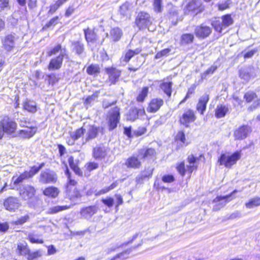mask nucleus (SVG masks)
<instances>
[{
    "instance_id": "obj_22",
    "label": "nucleus",
    "mask_w": 260,
    "mask_h": 260,
    "mask_svg": "<svg viewBox=\"0 0 260 260\" xmlns=\"http://www.w3.org/2000/svg\"><path fill=\"white\" fill-rule=\"evenodd\" d=\"M37 128L34 126H26L24 129L20 130L19 134L20 137L28 139L32 137L36 133Z\"/></svg>"
},
{
    "instance_id": "obj_45",
    "label": "nucleus",
    "mask_w": 260,
    "mask_h": 260,
    "mask_svg": "<svg viewBox=\"0 0 260 260\" xmlns=\"http://www.w3.org/2000/svg\"><path fill=\"white\" fill-rule=\"evenodd\" d=\"M29 178H30V175H28L27 171H25L23 173L20 175V176L16 178L15 179H14L15 177H14L13 179L14 180V183L15 184H17L22 182L24 180Z\"/></svg>"
},
{
    "instance_id": "obj_18",
    "label": "nucleus",
    "mask_w": 260,
    "mask_h": 260,
    "mask_svg": "<svg viewBox=\"0 0 260 260\" xmlns=\"http://www.w3.org/2000/svg\"><path fill=\"white\" fill-rule=\"evenodd\" d=\"M250 132V127L248 125H243L235 131L234 137L236 139L242 140L246 138Z\"/></svg>"
},
{
    "instance_id": "obj_25",
    "label": "nucleus",
    "mask_w": 260,
    "mask_h": 260,
    "mask_svg": "<svg viewBox=\"0 0 260 260\" xmlns=\"http://www.w3.org/2000/svg\"><path fill=\"white\" fill-rule=\"evenodd\" d=\"M106 72L109 75V79L111 82L114 84L120 76V72L115 68H106Z\"/></svg>"
},
{
    "instance_id": "obj_57",
    "label": "nucleus",
    "mask_w": 260,
    "mask_h": 260,
    "mask_svg": "<svg viewBox=\"0 0 260 260\" xmlns=\"http://www.w3.org/2000/svg\"><path fill=\"white\" fill-rule=\"evenodd\" d=\"M256 97V95L253 92H247L244 95V99H245L246 101L248 102H251L253 100H254Z\"/></svg>"
},
{
    "instance_id": "obj_32",
    "label": "nucleus",
    "mask_w": 260,
    "mask_h": 260,
    "mask_svg": "<svg viewBox=\"0 0 260 260\" xmlns=\"http://www.w3.org/2000/svg\"><path fill=\"white\" fill-rule=\"evenodd\" d=\"M64 50L66 56H68L67 50L66 47H62L60 44H57L56 46L54 47L50 51L47 52L48 55L50 56L52 55H55L58 52H60L59 54H61L63 51Z\"/></svg>"
},
{
    "instance_id": "obj_49",
    "label": "nucleus",
    "mask_w": 260,
    "mask_h": 260,
    "mask_svg": "<svg viewBox=\"0 0 260 260\" xmlns=\"http://www.w3.org/2000/svg\"><path fill=\"white\" fill-rule=\"evenodd\" d=\"M68 208H69V207L67 206H56L50 208L49 212L51 214H54Z\"/></svg>"
},
{
    "instance_id": "obj_62",
    "label": "nucleus",
    "mask_w": 260,
    "mask_h": 260,
    "mask_svg": "<svg viewBox=\"0 0 260 260\" xmlns=\"http://www.w3.org/2000/svg\"><path fill=\"white\" fill-rule=\"evenodd\" d=\"M169 14L172 17H177L179 14V9L176 7H172L169 10Z\"/></svg>"
},
{
    "instance_id": "obj_55",
    "label": "nucleus",
    "mask_w": 260,
    "mask_h": 260,
    "mask_svg": "<svg viewBox=\"0 0 260 260\" xmlns=\"http://www.w3.org/2000/svg\"><path fill=\"white\" fill-rule=\"evenodd\" d=\"M176 169L181 176H184L186 172L184 162L183 161L180 164H177L176 166Z\"/></svg>"
},
{
    "instance_id": "obj_2",
    "label": "nucleus",
    "mask_w": 260,
    "mask_h": 260,
    "mask_svg": "<svg viewBox=\"0 0 260 260\" xmlns=\"http://www.w3.org/2000/svg\"><path fill=\"white\" fill-rule=\"evenodd\" d=\"M241 153L240 151H236L231 155L222 154L218 159L220 165H224L227 168H231L240 159Z\"/></svg>"
},
{
    "instance_id": "obj_47",
    "label": "nucleus",
    "mask_w": 260,
    "mask_h": 260,
    "mask_svg": "<svg viewBox=\"0 0 260 260\" xmlns=\"http://www.w3.org/2000/svg\"><path fill=\"white\" fill-rule=\"evenodd\" d=\"M152 172L153 169H150L147 172H142L141 174L136 178V181L138 182H139L146 178L151 177L152 174Z\"/></svg>"
},
{
    "instance_id": "obj_5",
    "label": "nucleus",
    "mask_w": 260,
    "mask_h": 260,
    "mask_svg": "<svg viewBox=\"0 0 260 260\" xmlns=\"http://www.w3.org/2000/svg\"><path fill=\"white\" fill-rule=\"evenodd\" d=\"M120 119L119 109L115 107L112 109L109 114V129L112 131L117 127Z\"/></svg>"
},
{
    "instance_id": "obj_61",
    "label": "nucleus",
    "mask_w": 260,
    "mask_h": 260,
    "mask_svg": "<svg viewBox=\"0 0 260 260\" xmlns=\"http://www.w3.org/2000/svg\"><path fill=\"white\" fill-rule=\"evenodd\" d=\"M98 164L94 162H89L86 165V167L87 170L89 171H91L94 169H96L98 168Z\"/></svg>"
},
{
    "instance_id": "obj_46",
    "label": "nucleus",
    "mask_w": 260,
    "mask_h": 260,
    "mask_svg": "<svg viewBox=\"0 0 260 260\" xmlns=\"http://www.w3.org/2000/svg\"><path fill=\"white\" fill-rule=\"evenodd\" d=\"M23 108L30 112H35L37 111L36 104L33 102H26L24 104Z\"/></svg>"
},
{
    "instance_id": "obj_26",
    "label": "nucleus",
    "mask_w": 260,
    "mask_h": 260,
    "mask_svg": "<svg viewBox=\"0 0 260 260\" xmlns=\"http://www.w3.org/2000/svg\"><path fill=\"white\" fill-rule=\"evenodd\" d=\"M139 236V234L137 233L135 234L132 237V239L128 241L127 242L123 243L121 244H115L114 245H113L111 247L108 248L106 250V252L108 254L111 253L112 252H114L117 250V249L120 248V247H123L124 246H126L128 245L129 244H131L133 242L134 240H135Z\"/></svg>"
},
{
    "instance_id": "obj_1",
    "label": "nucleus",
    "mask_w": 260,
    "mask_h": 260,
    "mask_svg": "<svg viewBox=\"0 0 260 260\" xmlns=\"http://www.w3.org/2000/svg\"><path fill=\"white\" fill-rule=\"evenodd\" d=\"M16 128L17 123L8 117H5L0 121V139L3 137L4 133L12 134Z\"/></svg>"
},
{
    "instance_id": "obj_7",
    "label": "nucleus",
    "mask_w": 260,
    "mask_h": 260,
    "mask_svg": "<svg viewBox=\"0 0 260 260\" xmlns=\"http://www.w3.org/2000/svg\"><path fill=\"white\" fill-rule=\"evenodd\" d=\"M57 180L56 174L51 170H47L42 172L40 175V182L44 184L55 183Z\"/></svg>"
},
{
    "instance_id": "obj_48",
    "label": "nucleus",
    "mask_w": 260,
    "mask_h": 260,
    "mask_svg": "<svg viewBox=\"0 0 260 260\" xmlns=\"http://www.w3.org/2000/svg\"><path fill=\"white\" fill-rule=\"evenodd\" d=\"M87 72L89 75H95L100 72V68L97 65L91 64L87 68Z\"/></svg>"
},
{
    "instance_id": "obj_17",
    "label": "nucleus",
    "mask_w": 260,
    "mask_h": 260,
    "mask_svg": "<svg viewBox=\"0 0 260 260\" xmlns=\"http://www.w3.org/2000/svg\"><path fill=\"white\" fill-rule=\"evenodd\" d=\"M6 209L10 211H14L20 206L19 200L16 198H9L4 202Z\"/></svg>"
},
{
    "instance_id": "obj_53",
    "label": "nucleus",
    "mask_w": 260,
    "mask_h": 260,
    "mask_svg": "<svg viewBox=\"0 0 260 260\" xmlns=\"http://www.w3.org/2000/svg\"><path fill=\"white\" fill-rule=\"evenodd\" d=\"M217 66H212L208 69L205 72L202 74V78H205L207 75L212 74L217 70Z\"/></svg>"
},
{
    "instance_id": "obj_6",
    "label": "nucleus",
    "mask_w": 260,
    "mask_h": 260,
    "mask_svg": "<svg viewBox=\"0 0 260 260\" xmlns=\"http://www.w3.org/2000/svg\"><path fill=\"white\" fill-rule=\"evenodd\" d=\"M100 132L99 127L93 125L85 126V136L83 137V143L96 138Z\"/></svg>"
},
{
    "instance_id": "obj_37",
    "label": "nucleus",
    "mask_w": 260,
    "mask_h": 260,
    "mask_svg": "<svg viewBox=\"0 0 260 260\" xmlns=\"http://www.w3.org/2000/svg\"><path fill=\"white\" fill-rule=\"evenodd\" d=\"M141 51V49L136 48L135 50H129L125 54L123 60L128 62L135 55L138 54Z\"/></svg>"
},
{
    "instance_id": "obj_15",
    "label": "nucleus",
    "mask_w": 260,
    "mask_h": 260,
    "mask_svg": "<svg viewBox=\"0 0 260 260\" xmlns=\"http://www.w3.org/2000/svg\"><path fill=\"white\" fill-rule=\"evenodd\" d=\"M134 5L132 3L125 2L119 8L120 14L124 17H130L133 13Z\"/></svg>"
},
{
    "instance_id": "obj_9",
    "label": "nucleus",
    "mask_w": 260,
    "mask_h": 260,
    "mask_svg": "<svg viewBox=\"0 0 260 260\" xmlns=\"http://www.w3.org/2000/svg\"><path fill=\"white\" fill-rule=\"evenodd\" d=\"M204 9L200 0H191L185 7V13L194 12L196 14L202 12Z\"/></svg>"
},
{
    "instance_id": "obj_64",
    "label": "nucleus",
    "mask_w": 260,
    "mask_h": 260,
    "mask_svg": "<svg viewBox=\"0 0 260 260\" xmlns=\"http://www.w3.org/2000/svg\"><path fill=\"white\" fill-rule=\"evenodd\" d=\"M176 139L177 140H180L183 143H185V135L183 132H178L176 136Z\"/></svg>"
},
{
    "instance_id": "obj_59",
    "label": "nucleus",
    "mask_w": 260,
    "mask_h": 260,
    "mask_svg": "<svg viewBox=\"0 0 260 260\" xmlns=\"http://www.w3.org/2000/svg\"><path fill=\"white\" fill-rule=\"evenodd\" d=\"M59 18L58 16H56L52 18L46 24V27H49L51 26H54L57 24Z\"/></svg>"
},
{
    "instance_id": "obj_33",
    "label": "nucleus",
    "mask_w": 260,
    "mask_h": 260,
    "mask_svg": "<svg viewBox=\"0 0 260 260\" xmlns=\"http://www.w3.org/2000/svg\"><path fill=\"white\" fill-rule=\"evenodd\" d=\"M59 193V190L57 188L50 186L47 187L44 191L43 194L46 196L51 198L56 197Z\"/></svg>"
},
{
    "instance_id": "obj_60",
    "label": "nucleus",
    "mask_w": 260,
    "mask_h": 260,
    "mask_svg": "<svg viewBox=\"0 0 260 260\" xmlns=\"http://www.w3.org/2000/svg\"><path fill=\"white\" fill-rule=\"evenodd\" d=\"M174 180L175 178L172 175H165L162 178V181L165 183H171Z\"/></svg>"
},
{
    "instance_id": "obj_43",
    "label": "nucleus",
    "mask_w": 260,
    "mask_h": 260,
    "mask_svg": "<svg viewBox=\"0 0 260 260\" xmlns=\"http://www.w3.org/2000/svg\"><path fill=\"white\" fill-rule=\"evenodd\" d=\"M153 7L155 12H162L163 10L162 0H153Z\"/></svg>"
},
{
    "instance_id": "obj_27",
    "label": "nucleus",
    "mask_w": 260,
    "mask_h": 260,
    "mask_svg": "<svg viewBox=\"0 0 260 260\" xmlns=\"http://www.w3.org/2000/svg\"><path fill=\"white\" fill-rule=\"evenodd\" d=\"M173 83L170 81H163L159 85L160 89L170 99L172 95Z\"/></svg>"
},
{
    "instance_id": "obj_63",
    "label": "nucleus",
    "mask_w": 260,
    "mask_h": 260,
    "mask_svg": "<svg viewBox=\"0 0 260 260\" xmlns=\"http://www.w3.org/2000/svg\"><path fill=\"white\" fill-rule=\"evenodd\" d=\"M29 217L28 215H26L24 216L21 217L19 219H18L17 221H16L15 223L16 224H22L26 222L28 220Z\"/></svg>"
},
{
    "instance_id": "obj_41",
    "label": "nucleus",
    "mask_w": 260,
    "mask_h": 260,
    "mask_svg": "<svg viewBox=\"0 0 260 260\" xmlns=\"http://www.w3.org/2000/svg\"><path fill=\"white\" fill-rule=\"evenodd\" d=\"M260 206V198H254L249 200L248 202L245 204V206L248 209L253 208Z\"/></svg>"
},
{
    "instance_id": "obj_20",
    "label": "nucleus",
    "mask_w": 260,
    "mask_h": 260,
    "mask_svg": "<svg viewBox=\"0 0 260 260\" xmlns=\"http://www.w3.org/2000/svg\"><path fill=\"white\" fill-rule=\"evenodd\" d=\"M209 100V96L207 94H204L199 99V102L197 105V110L202 115L204 114V112L206 109V105Z\"/></svg>"
},
{
    "instance_id": "obj_23",
    "label": "nucleus",
    "mask_w": 260,
    "mask_h": 260,
    "mask_svg": "<svg viewBox=\"0 0 260 260\" xmlns=\"http://www.w3.org/2000/svg\"><path fill=\"white\" fill-rule=\"evenodd\" d=\"M144 114L145 110L143 108L138 109L135 108L129 110L127 116V119L134 121L138 119L139 116H142Z\"/></svg>"
},
{
    "instance_id": "obj_51",
    "label": "nucleus",
    "mask_w": 260,
    "mask_h": 260,
    "mask_svg": "<svg viewBox=\"0 0 260 260\" xmlns=\"http://www.w3.org/2000/svg\"><path fill=\"white\" fill-rule=\"evenodd\" d=\"M42 255V251L38 250L35 252H30L29 251L27 254V259L28 260H32L34 259L41 257Z\"/></svg>"
},
{
    "instance_id": "obj_58",
    "label": "nucleus",
    "mask_w": 260,
    "mask_h": 260,
    "mask_svg": "<svg viewBox=\"0 0 260 260\" xmlns=\"http://www.w3.org/2000/svg\"><path fill=\"white\" fill-rule=\"evenodd\" d=\"M171 49L169 48H166L165 49L160 52H158L157 53V54L155 55V58L158 59L161 58L162 56H167L169 54V53L170 52Z\"/></svg>"
},
{
    "instance_id": "obj_30",
    "label": "nucleus",
    "mask_w": 260,
    "mask_h": 260,
    "mask_svg": "<svg viewBox=\"0 0 260 260\" xmlns=\"http://www.w3.org/2000/svg\"><path fill=\"white\" fill-rule=\"evenodd\" d=\"M73 51L78 55H81L84 50V44L80 41H73L72 43Z\"/></svg>"
},
{
    "instance_id": "obj_28",
    "label": "nucleus",
    "mask_w": 260,
    "mask_h": 260,
    "mask_svg": "<svg viewBox=\"0 0 260 260\" xmlns=\"http://www.w3.org/2000/svg\"><path fill=\"white\" fill-rule=\"evenodd\" d=\"M85 125H84L83 126L76 129L75 131L71 132L70 133V137L72 138V139L73 140V142H68L69 144L70 145H73L74 144V141L76 140H77L80 138H81L82 136H83V135L85 134Z\"/></svg>"
},
{
    "instance_id": "obj_19",
    "label": "nucleus",
    "mask_w": 260,
    "mask_h": 260,
    "mask_svg": "<svg viewBox=\"0 0 260 260\" xmlns=\"http://www.w3.org/2000/svg\"><path fill=\"white\" fill-rule=\"evenodd\" d=\"M138 154L133 155L128 157L125 162V165L128 168H133L134 169H139L141 166V162L139 159Z\"/></svg>"
},
{
    "instance_id": "obj_12",
    "label": "nucleus",
    "mask_w": 260,
    "mask_h": 260,
    "mask_svg": "<svg viewBox=\"0 0 260 260\" xmlns=\"http://www.w3.org/2000/svg\"><path fill=\"white\" fill-rule=\"evenodd\" d=\"M67 57L66 56L64 50L61 54H59L50 60L48 67V70L50 71L59 70L61 67L63 58Z\"/></svg>"
},
{
    "instance_id": "obj_16",
    "label": "nucleus",
    "mask_w": 260,
    "mask_h": 260,
    "mask_svg": "<svg viewBox=\"0 0 260 260\" xmlns=\"http://www.w3.org/2000/svg\"><path fill=\"white\" fill-rule=\"evenodd\" d=\"M164 105V100L160 98L152 99L148 105L147 110L149 113H155Z\"/></svg>"
},
{
    "instance_id": "obj_8",
    "label": "nucleus",
    "mask_w": 260,
    "mask_h": 260,
    "mask_svg": "<svg viewBox=\"0 0 260 260\" xmlns=\"http://www.w3.org/2000/svg\"><path fill=\"white\" fill-rule=\"evenodd\" d=\"M36 192L35 188L29 185L23 186L19 190V194L22 199L27 201L34 197Z\"/></svg>"
},
{
    "instance_id": "obj_11",
    "label": "nucleus",
    "mask_w": 260,
    "mask_h": 260,
    "mask_svg": "<svg viewBox=\"0 0 260 260\" xmlns=\"http://www.w3.org/2000/svg\"><path fill=\"white\" fill-rule=\"evenodd\" d=\"M212 32V28L204 24L198 25L194 29V34L197 37L205 39L208 37Z\"/></svg>"
},
{
    "instance_id": "obj_14",
    "label": "nucleus",
    "mask_w": 260,
    "mask_h": 260,
    "mask_svg": "<svg viewBox=\"0 0 260 260\" xmlns=\"http://www.w3.org/2000/svg\"><path fill=\"white\" fill-rule=\"evenodd\" d=\"M16 38L12 35L6 36L3 40V46L8 52L11 51L16 45Z\"/></svg>"
},
{
    "instance_id": "obj_54",
    "label": "nucleus",
    "mask_w": 260,
    "mask_h": 260,
    "mask_svg": "<svg viewBox=\"0 0 260 260\" xmlns=\"http://www.w3.org/2000/svg\"><path fill=\"white\" fill-rule=\"evenodd\" d=\"M102 203L108 207L109 208L112 207L114 205V199L111 197H107L105 199L102 200Z\"/></svg>"
},
{
    "instance_id": "obj_36",
    "label": "nucleus",
    "mask_w": 260,
    "mask_h": 260,
    "mask_svg": "<svg viewBox=\"0 0 260 260\" xmlns=\"http://www.w3.org/2000/svg\"><path fill=\"white\" fill-rule=\"evenodd\" d=\"M194 39V36L191 34H184L181 37L180 44L186 45L192 43Z\"/></svg>"
},
{
    "instance_id": "obj_34",
    "label": "nucleus",
    "mask_w": 260,
    "mask_h": 260,
    "mask_svg": "<svg viewBox=\"0 0 260 260\" xmlns=\"http://www.w3.org/2000/svg\"><path fill=\"white\" fill-rule=\"evenodd\" d=\"M197 160V158L193 155L188 156L187 160L189 165L187 166V170L190 173H191L194 170L197 169V166L195 165Z\"/></svg>"
},
{
    "instance_id": "obj_4",
    "label": "nucleus",
    "mask_w": 260,
    "mask_h": 260,
    "mask_svg": "<svg viewBox=\"0 0 260 260\" xmlns=\"http://www.w3.org/2000/svg\"><path fill=\"white\" fill-rule=\"evenodd\" d=\"M152 18L145 12H140L136 19V23L140 28L148 27L152 23Z\"/></svg>"
},
{
    "instance_id": "obj_29",
    "label": "nucleus",
    "mask_w": 260,
    "mask_h": 260,
    "mask_svg": "<svg viewBox=\"0 0 260 260\" xmlns=\"http://www.w3.org/2000/svg\"><path fill=\"white\" fill-rule=\"evenodd\" d=\"M123 35L122 30L117 27L111 28L110 31L109 38L114 42L120 40Z\"/></svg>"
},
{
    "instance_id": "obj_56",
    "label": "nucleus",
    "mask_w": 260,
    "mask_h": 260,
    "mask_svg": "<svg viewBox=\"0 0 260 260\" xmlns=\"http://www.w3.org/2000/svg\"><path fill=\"white\" fill-rule=\"evenodd\" d=\"M9 9V0H0V12Z\"/></svg>"
},
{
    "instance_id": "obj_10",
    "label": "nucleus",
    "mask_w": 260,
    "mask_h": 260,
    "mask_svg": "<svg viewBox=\"0 0 260 260\" xmlns=\"http://www.w3.org/2000/svg\"><path fill=\"white\" fill-rule=\"evenodd\" d=\"M110 149L104 145H100L95 146L93 149V156L96 159H102L105 158L109 154Z\"/></svg>"
},
{
    "instance_id": "obj_42",
    "label": "nucleus",
    "mask_w": 260,
    "mask_h": 260,
    "mask_svg": "<svg viewBox=\"0 0 260 260\" xmlns=\"http://www.w3.org/2000/svg\"><path fill=\"white\" fill-rule=\"evenodd\" d=\"M27 239L32 243L42 244L44 240L39 238V235L33 233H30L28 235Z\"/></svg>"
},
{
    "instance_id": "obj_39",
    "label": "nucleus",
    "mask_w": 260,
    "mask_h": 260,
    "mask_svg": "<svg viewBox=\"0 0 260 260\" xmlns=\"http://www.w3.org/2000/svg\"><path fill=\"white\" fill-rule=\"evenodd\" d=\"M17 252L21 255H26L29 252V249L26 244L19 243L17 248Z\"/></svg>"
},
{
    "instance_id": "obj_13",
    "label": "nucleus",
    "mask_w": 260,
    "mask_h": 260,
    "mask_svg": "<svg viewBox=\"0 0 260 260\" xmlns=\"http://www.w3.org/2000/svg\"><path fill=\"white\" fill-rule=\"evenodd\" d=\"M196 119V116L194 112L190 109H188L182 114L179 121L182 124L186 127H188L189 123L194 122Z\"/></svg>"
},
{
    "instance_id": "obj_50",
    "label": "nucleus",
    "mask_w": 260,
    "mask_h": 260,
    "mask_svg": "<svg viewBox=\"0 0 260 260\" xmlns=\"http://www.w3.org/2000/svg\"><path fill=\"white\" fill-rule=\"evenodd\" d=\"M129 253V251H128L127 250L124 251L122 252L119 253L117 254H116L115 256L113 257L111 259L109 260H122L125 259L127 257V255Z\"/></svg>"
},
{
    "instance_id": "obj_38",
    "label": "nucleus",
    "mask_w": 260,
    "mask_h": 260,
    "mask_svg": "<svg viewBox=\"0 0 260 260\" xmlns=\"http://www.w3.org/2000/svg\"><path fill=\"white\" fill-rule=\"evenodd\" d=\"M68 161L70 167L74 171V172L79 176H82V172L74 162V157L73 156H70L69 158Z\"/></svg>"
},
{
    "instance_id": "obj_52",
    "label": "nucleus",
    "mask_w": 260,
    "mask_h": 260,
    "mask_svg": "<svg viewBox=\"0 0 260 260\" xmlns=\"http://www.w3.org/2000/svg\"><path fill=\"white\" fill-rule=\"evenodd\" d=\"M117 185V183L116 182H114L112 184H111L109 186L105 187L103 188L102 190H100L97 193V195H101L102 194H104L110 190L114 189L115 188Z\"/></svg>"
},
{
    "instance_id": "obj_40",
    "label": "nucleus",
    "mask_w": 260,
    "mask_h": 260,
    "mask_svg": "<svg viewBox=\"0 0 260 260\" xmlns=\"http://www.w3.org/2000/svg\"><path fill=\"white\" fill-rule=\"evenodd\" d=\"M228 111V108L225 106H218L215 115L217 118H221L224 117Z\"/></svg>"
},
{
    "instance_id": "obj_21",
    "label": "nucleus",
    "mask_w": 260,
    "mask_h": 260,
    "mask_svg": "<svg viewBox=\"0 0 260 260\" xmlns=\"http://www.w3.org/2000/svg\"><path fill=\"white\" fill-rule=\"evenodd\" d=\"M98 208L96 206H90L82 208L80 211V214L85 218H90L95 214Z\"/></svg>"
},
{
    "instance_id": "obj_31",
    "label": "nucleus",
    "mask_w": 260,
    "mask_h": 260,
    "mask_svg": "<svg viewBox=\"0 0 260 260\" xmlns=\"http://www.w3.org/2000/svg\"><path fill=\"white\" fill-rule=\"evenodd\" d=\"M85 38L87 42H93L96 40L94 31L89 28L84 29Z\"/></svg>"
},
{
    "instance_id": "obj_35",
    "label": "nucleus",
    "mask_w": 260,
    "mask_h": 260,
    "mask_svg": "<svg viewBox=\"0 0 260 260\" xmlns=\"http://www.w3.org/2000/svg\"><path fill=\"white\" fill-rule=\"evenodd\" d=\"M236 192L237 190H235L233 192H232L229 195L225 196H218L213 200V202L214 203L220 202L219 205H220L221 207H222L225 205L226 203L228 202V201L227 200L228 199L231 197L232 194H233L234 193Z\"/></svg>"
},
{
    "instance_id": "obj_44",
    "label": "nucleus",
    "mask_w": 260,
    "mask_h": 260,
    "mask_svg": "<svg viewBox=\"0 0 260 260\" xmlns=\"http://www.w3.org/2000/svg\"><path fill=\"white\" fill-rule=\"evenodd\" d=\"M148 93V87H144L137 97V101L139 102H143Z\"/></svg>"
},
{
    "instance_id": "obj_3",
    "label": "nucleus",
    "mask_w": 260,
    "mask_h": 260,
    "mask_svg": "<svg viewBox=\"0 0 260 260\" xmlns=\"http://www.w3.org/2000/svg\"><path fill=\"white\" fill-rule=\"evenodd\" d=\"M233 23V20L230 15H225L221 17V20H215L212 22L211 24L215 30L221 32L222 30Z\"/></svg>"
},
{
    "instance_id": "obj_24",
    "label": "nucleus",
    "mask_w": 260,
    "mask_h": 260,
    "mask_svg": "<svg viewBox=\"0 0 260 260\" xmlns=\"http://www.w3.org/2000/svg\"><path fill=\"white\" fill-rule=\"evenodd\" d=\"M138 156L140 159H144L146 158H152L156 154V151L154 149L143 148L138 150Z\"/></svg>"
}]
</instances>
